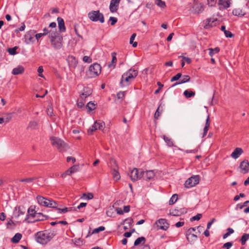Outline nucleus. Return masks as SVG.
<instances>
[{"instance_id":"nucleus-64","label":"nucleus","mask_w":249,"mask_h":249,"mask_svg":"<svg viewBox=\"0 0 249 249\" xmlns=\"http://www.w3.org/2000/svg\"><path fill=\"white\" fill-rule=\"evenodd\" d=\"M182 60L183 61L186 62L188 64L190 63L191 62V60L190 58L185 56H182Z\"/></svg>"},{"instance_id":"nucleus-30","label":"nucleus","mask_w":249,"mask_h":249,"mask_svg":"<svg viewBox=\"0 0 249 249\" xmlns=\"http://www.w3.org/2000/svg\"><path fill=\"white\" fill-rule=\"evenodd\" d=\"M22 235L19 233H16L14 236L12 238L11 241L14 243H18L21 239Z\"/></svg>"},{"instance_id":"nucleus-13","label":"nucleus","mask_w":249,"mask_h":249,"mask_svg":"<svg viewBox=\"0 0 249 249\" xmlns=\"http://www.w3.org/2000/svg\"><path fill=\"white\" fill-rule=\"evenodd\" d=\"M26 212L25 208L23 206H19L18 208H15L14 211V217L17 220H19L20 217L24 215Z\"/></svg>"},{"instance_id":"nucleus-33","label":"nucleus","mask_w":249,"mask_h":249,"mask_svg":"<svg viewBox=\"0 0 249 249\" xmlns=\"http://www.w3.org/2000/svg\"><path fill=\"white\" fill-rule=\"evenodd\" d=\"M145 238L144 237L138 238L134 242V246H137L141 243L144 244L145 242Z\"/></svg>"},{"instance_id":"nucleus-6","label":"nucleus","mask_w":249,"mask_h":249,"mask_svg":"<svg viewBox=\"0 0 249 249\" xmlns=\"http://www.w3.org/2000/svg\"><path fill=\"white\" fill-rule=\"evenodd\" d=\"M101 72V66L99 64L95 63L89 66L87 74L89 77L93 78L98 76Z\"/></svg>"},{"instance_id":"nucleus-35","label":"nucleus","mask_w":249,"mask_h":249,"mask_svg":"<svg viewBox=\"0 0 249 249\" xmlns=\"http://www.w3.org/2000/svg\"><path fill=\"white\" fill-rule=\"evenodd\" d=\"M249 239V233H245L244 234L241 239V242L242 245H244L246 244V241Z\"/></svg>"},{"instance_id":"nucleus-15","label":"nucleus","mask_w":249,"mask_h":249,"mask_svg":"<svg viewBox=\"0 0 249 249\" xmlns=\"http://www.w3.org/2000/svg\"><path fill=\"white\" fill-rule=\"evenodd\" d=\"M33 207L31 206L28 210L27 214L25 220H28V222H31V220H33L37 214Z\"/></svg>"},{"instance_id":"nucleus-50","label":"nucleus","mask_w":249,"mask_h":249,"mask_svg":"<svg viewBox=\"0 0 249 249\" xmlns=\"http://www.w3.org/2000/svg\"><path fill=\"white\" fill-rule=\"evenodd\" d=\"M85 104L84 100H81V97L79 99H78L77 101V106L81 108Z\"/></svg>"},{"instance_id":"nucleus-10","label":"nucleus","mask_w":249,"mask_h":249,"mask_svg":"<svg viewBox=\"0 0 249 249\" xmlns=\"http://www.w3.org/2000/svg\"><path fill=\"white\" fill-rule=\"evenodd\" d=\"M105 124L101 121H96L92 126L88 130V133L92 134L93 132L97 129L103 130L105 128Z\"/></svg>"},{"instance_id":"nucleus-23","label":"nucleus","mask_w":249,"mask_h":249,"mask_svg":"<svg viewBox=\"0 0 249 249\" xmlns=\"http://www.w3.org/2000/svg\"><path fill=\"white\" fill-rule=\"evenodd\" d=\"M155 173L153 170L147 171L145 173L144 172L142 177L146 180H150L155 177Z\"/></svg>"},{"instance_id":"nucleus-57","label":"nucleus","mask_w":249,"mask_h":249,"mask_svg":"<svg viewBox=\"0 0 249 249\" xmlns=\"http://www.w3.org/2000/svg\"><path fill=\"white\" fill-rule=\"evenodd\" d=\"M109 20L111 21V25H114L117 22V18H116L111 17L109 18Z\"/></svg>"},{"instance_id":"nucleus-46","label":"nucleus","mask_w":249,"mask_h":249,"mask_svg":"<svg viewBox=\"0 0 249 249\" xmlns=\"http://www.w3.org/2000/svg\"><path fill=\"white\" fill-rule=\"evenodd\" d=\"M47 114L52 117L53 114V108L51 105H49L47 107Z\"/></svg>"},{"instance_id":"nucleus-28","label":"nucleus","mask_w":249,"mask_h":249,"mask_svg":"<svg viewBox=\"0 0 249 249\" xmlns=\"http://www.w3.org/2000/svg\"><path fill=\"white\" fill-rule=\"evenodd\" d=\"M24 69L22 66H18L14 68L12 71V74L14 75H18L23 72Z\"/></svg>"},{"instance_id":"nucleus-43","label":"nucleus","mask_w":249,"mask_h":249,"mask_svg":"<svg viewBox=\"0 0 249 249\" xmlns=\"http://www.w3.org/2000/svg\"><path fill=\"white\" fill-rule=\"evenodd\" d=\"M163 139L168 146H172L173 145V142L171 138L164 136Z\"/></svg>"},{"instance_id":"nucleus-37","label":"nucleus","mask_w":249,"mask_h":249,"mask_svg":"<svg viewBox=\"0 0 249 249\" xmlns=\"http://www.w3.org/2000/svg\"><path fill=\"white\" fill-rule=\"evenodd\" d=\"M160 107H161V105H160L158 107L154 114V118L156 119H158L159 118V117L160 116V115L161 114V112L162 111V108H161L160 109Z\"/></svg>"},{"instance_id":"nucleus-2","label":"nucleus","mask_w":249,"mask_h":249,"mask_svg":"<svg viewBox=\"0 0 249 249\" xmlns=\"http://www.w3.org/2000/svg\"><path fill=\"white\" fill-rule=\"evenodd\" d=\"M55 235L54 231L51 230L40 231L36 234V240L40 244H46Z\"/></svg>"},{"instance_id":"nucleus-39","label":"nucleus","mask_w":249,"mask_h":249,"mask_svg":"<svg viewBox=\"0 0 249 249\" xmlns=\"http://www.w3.org/2000/svg\"><path fill=\"white\" fill-rule=\"evenodd\" d=\"M96 106L94 102H89L88 103L87 107L89 111H92L95 109Z\"/></svg>"},{"instance_id":"nucleus-32","label":"nucleus","mask_w":249,"mask_h":249,"mask_svg":"<svg viewBox=\"0 0 249 249\" xmlns=\"http://www.w3.org/2000/svg\"><path fill=\"white\" fill-rule=\"evenodd\" d=\"M215 21V20L212 18H208L206 20V24L204 26L205 29H208L210 27L213 26V23Z\"/></svg>"},{"instance_id":"nucleus-25","label":"nucleus","mask_w":249,"mask_h":249,"mask_svg":"<svg viewBox=\"0 0 249 249\" xmlns=\"http://www.w3.org/2000/svg\"><path fill=\"white\" fill-rule=\"evenodd\" d=\"M58 27L61 32H65L66 30V28L64 24V21L63 18L60 17H58L57 18Z\"/></svg>"},{"instance_id":"nucleus-54","label":"nucleus","mask_w":249,"mask_h":249,"mask_svg":"<svg viewBox=\"0 0 249 249\" xmlns=\"http://www.w3.org/2000/svg\"><path fill=\"white\" fill-rule=\"evenodd\" d=\"M201 217L202 214L200 213H198L196 215L193 216L191 219L192 221L198 220L201 218Z\"/></svg>"},{"instance_id":"nucleus-7","label":"nucleus","mask_w":249,"mask_h":249,"mask_svg":"<svg viewBox=\"0 0 249 249\" xmlns=\"http://www.w3.org/2000/svg\"><path fill=\"white\" fill-rule=\"evenodd\" d=\"M88 18L92 21H99L101 23H104V17L102 13L99 10L91 11L88 14Z\"/></svg>"},{"instance_id":"nucleus-40","label":"nucleus","mask_w":249,"mask_h":249,"mask_svg":"<svg viewBox=\"0 0 249 249\" xmlns=\"http://www.w3.org/2000/svg\"><path fill=\"white\" fill-rule=\"evenodd\" d=\"M178 197L177 194L173 195L171 197L169 201V205H173L178 200Z\"/></svg>"},{"instance_id":"nucleus-22","label":"nucleus","mask_w":249,"mask_h":249,"mask_svg":"<svg viewBox=\"0 0 249 249\" xmlns=\"http://www.w3.org/2000/svg\"><path fill=\"white\" fill-rule=\"evenodd\" d=\"M243 151L242 148L237 147L231 153V157L234 159H236L239 157V156L243 153Z\"/></svg>"},{"instance_id":"nucleus-52","label":"nucleus","mask_w":249,"mask_h":249,"mask_svg":"<svg viewBox=\"0 0 249 249\" xmlns=\"http://www.w3.org/2000/svg\"><path fill=\"white\" fill-rule=\"evenodd\" d=\"M83 60L85 63H90L92 62V59L88 56H85L83 58Z\"/></svg>"},{"instance_id":"nucleus-21","label":"nucleus","mask_w":249,"mask_h":249,"mask_svg":"<svg viewBox=\"0 0 249 249\" xmlns=\"http://www.w3.org/2000/svg\"><path fill=\"white\" fill-rule=\"evenodd\" d=\"M231 0H219L218 4L220 5V9H227L230 6Z\"/></svg>"},{"instance_id":"nucleus-36","label":"nucleus","mask_w":249,"mask_h":249,"mask_svg":"<svg viewBox=\"0 0 249 249\" xmlns=\"http://www.w3.org/2000/svg\"><path fill=\"white\" fill-rule=\"evenodd\" d=\"M112 174L113 175V178L114 180H118L120 179L121 177L118 171L116 169H114L113 170Z\"/></svg>"},{"instance_id":"nucleus-38","label":"nucleus","mask_w":249,"mask_h":249,"mask_svg":"<svg viewBox=\"0 0 249 249\" xmlns=\"http://www.w3.org/2000/svg\"><path fill=\"white\" fill-rule=\"evenodd\" d=\"M209 50V55L212 57L214 53H217L219 52L220 49L218 47H216L214 49L210 48Z\"/></svg>"},{"instance_id":"nucleus-16","label":"nucleus","mask_w":249,"mask_h":249,"mask_svg":"<svg viewBox=\"0 0 249 249\" xmlns=\"http://www.w3.org/2000/svg\"><path fill=\"white\" fill-rule=\"evenodd\" d=\"M156 223L159 229L164 231L167 230L169 226V224L165 219H160Z\"/></svg>"},{"instance_id":"nucleus-27","label":"nucleus","mask_w":249,"mask_h":249,"mask_svg":"<svg viewBox=\"0 0 249 249\" xmlns=\"http://www.w3.org/2000/svg\"><path fill=\"white\" fill-rule=\"evenodd\" d=\"M232 14L236 16H243L245 15V12L240 8H235L232 11Z\"/></svg>"},{"instance_id":"nucleus-56","label":"nucleus","mask_w":249,"mask_h":249,"mask_svg":"<svg viewBox=\"0 0 249 249\" xmlns=\"http://www.w3.org/2000/svg\"><path fill=\"white\" fill-rule=\"evenodd\" d=\"M37 71L39 73L38 76L41 77H43V75L42 73L43 72V69L42 66H39L38 68Z\"/></svg>"},{"instance_id":"nucleus-53","label":"nucleus","mask_w":249,"mask_h":249,"mask_svg":"<svg viewBox=\"0 0 249 249\" xmlns=\"http://www.w3.org/2000/svg\"><path fill=\"white\" fill-rule=\"evenodd\" d=\"M47 35V32H44L43 33H39V34H35V37H36L37 40H38L41 37L43 36H46Z\"/></svg>"},{"instance_id":"nucleus-3","label":"nucleus","mask_w":249,"mask_h":249,"mask_svg":"<svg viewBox=\"0 0 249 249\" xmlns=\"http://www.w3.org/2000/svg\"><path fill=\"white\" fill-rule=\"evenodd\" d=\"M50 32L51 34L49 36V38H50L52 46L54 49H60L62 46V36L58 34L51 31Z\"/></svg>"},{"instance_id":"nucleus-4","label":"nucleus","mask_w":249,"mask_h":249,"mask_svg":"<svg viewBox=\"0 0 249 249\" xmlns=\"http://www.w3.org/2000/svg\"><path fill=\"white\" fill-rule=\"evenodd\" d=\"M52 144L56 147L60 152H63L67 150L68 145L60 139L52 137L50 139Z\"/></svg>"},{"instance_id":"nucleus-12","label":"nucleus","mask_w":249,"mask_h":249,"mask_svg":"<svg viewBox=\"0 0 249 249\" xmlns=\"http://www.w3.org/2000/svg\"><path fill=\"white\" fill-rule=\"evenodd\" d=\"M36 32L30 30L26 33L24 36L25 42L27 44L33 43L35 41V36Z\"/></svg>"},{"instance_id":"nucleus-19","label":"nucleus","mask_w":249,"mask_h":249,"mask_svg":"<svg viewBox=\"0 0 249 249\" xmlns=\"http://www.w3.org/2000/svg\"><path fill=\"white\" fill-rule=\"evenodd\" d=\"M186 236L189 242L194 244L197 239V236L194 233L186 232Z\"/></svg>"},{"instance_id":"nucleus-61","label":"nucleus","mask_w":249,"mask_h":249,"mask_svg":"<svg viewBox=\"0 0 249 249\" xmlns=\"http://www.w3.org/2000/svg\"><path fill=\"white\" fill-rule=\"evenodd\" d=\"M37 125V123L36 122H31L29 123V127L32 128H35Z\"/></svg>"},{"instance_id":"nucleus-45","label":"nucleus","mask_w":249,"mask_h":249,"mask_svg":"<svg viewBox=\"0 0 249 249\" xmlns=\"http://www.w3.org/2000/svg\"><path fill=\"white\" fill-rule=\"evenodd\" d=\"M77 170V167L76 166H73L69 168L67 172L69 173V175L75 172Z\"/></svg>"},{"instance_id":"nucleus-11","label":"nucleus","mask_w":249,"mask_h":249,"mask_svg":"<svg viewBox=\"0 0 249 249\" xmlns=\"http://www.w3.org/2000/svg\"><path fill=\"white\" fill-rule=\"evenodd\" d=\"M144 171L142 170L139 171L137 168H134L130 173V177L133 181H136L140 179L143 176Z\"/></svg>"},{"instance_id":"nucleus-5","label":"nucleus","mask_w":249,"mask_h":249,"mask_svg":"<svg viewBox=\"0 0 249 249\" xmlns=\"http://www.w3.org/2000/svg\"><path fill=\"white\" fill-rule=\"evenodd\" d=\"M38 203L43 206L50 208H56L57 204L56 202L52 199H48L42 196H38L36 197Z\"/></svg>"},{"instance_id":"nucleus-62","label":"nucleus","mask_w":249,"mask_h":249,"mask_svg":"<svg viewBox=\"0 0 249 249\" xmlns=\"http://www.w3.org/2000/svg\"><path fill=\"white\" fill-rule=\"evenodd\" d=\"M125 95V92H120L117 94L118 99H123Z\"/></svg>"},{"instance_id":"nucleus-34","label":"nucleus","mask_w":249,"mask_h":249,"mask_svg":"<svg viewBox=\"0 0 249 249\" xmlns=\"http://www.w3.org/2000/svg\"><path fill=\"white\" fill-rule=\"evenodd\" d=\"M195 94V92L193 91H189L188 90H185L183 92V95L187 98L194 96Z\"/></svg>"},{"instance_id":"nucleus-49","label":"nucleus","mask_w":249,"mask_h":249,"mask_svg":"<svg viewBox=\"0 0 249 249\" xmlns=\"http://www.w3.org/2000/svg\"><path fill=\"white\" fill-rule=\"evenodd\" d=\"M181 73H178V74H177L176 75H175L174 76H173L171 79V82H173L174 81H177V80H178L180 78H181Z\"/></svg>"},{"instance_id":"nucleus-44","label":"nucleus","mask_w":249,"mask_h":249,"mask_svg":"<svg viewBox=\"0 0 249 249\" xmlns=\"http://www.w3.org/2000/svg\"><path fill=\"white\" fill-rule=\"evenodd\" d=\"M18 49V47L16 46L13 48H10L8 49V52L11 55H15L17 53L16 50Z\"/></svg>"},{"instance_id":"nucleus-1","label":"nucleus","mask_w":249,"mask_h":249,"mask_svg":"<svg viewBox=\"0 0 249 249\" xmlns=\"http://www.w3.org/2000/svg\"><path fill=\"white\" fill-rule=\"evenodd\" d=\"M138 71L130 69L122 76L120 85L121 87H125L129 85L131 82L134 80L138 75Z\"/></svg>"},{"instance_id":"nucleus-29","label":"nucleus","mask_w":249,"mask_h":249,"mask_svg":"<svg viewBox=\"0 0 249 249\" xmlns=\"http://www.w3.org/2000/svg\"><path fill=\"white\" fill-rule=\"evenodd\" d=\"M210 125V118H209V116H208L207 118L206 119V121L205 126L204 128L203 135L202 136V137H204V136H206V135L209 130Z\"/></svg>"},{"instance_id":"nucleus-20","label":"nucleus","mask_w":249,"mask_h":249,"mask_svg":"<svg viewBox=\"0 0 249 249\" xmlns=\"http://www.w3.org/2000/svg\"><path fill=\"white\" fill-rule=\"evenodd\" d=\"M67 61L70 67L74 68L77 66L78 61L75 57L72 55L69 56Z\"/></svg>"},{"instance_id":"nucleus-51","label":"nucleus","mask_w":249,"mask_h":249,"mask_svg":"<svg viewBox=\"0 0 249 249\" xmlns=\"http://www.w3.org/2000/svg\"><path fill=\"white\" fill-rule=\"evenodd\" d=\"M232 246V242H229L225 243L223 246V248L226 249H229L231 248Z\"/></svg>"},{"instance_id":"nucleus-8","label":"nucleus","mask_w":249,"mask_h":249,"mask_svg":"<svg viewBox=\"0 0 249 249\" xmlns=\"http://www.w3.org/2000/svg\"><path fill=\"white\" fill-rule=\"evenodd\" d=\"M205 9V5L198 1L195 0L191 11L194 14H200Z\"/></svg>"},{"instance_id":"nucleus-59","label":"nucleus","mask_w":249,"mask_h":249,"mask_svg":"<svg viewBox=\"0 0 249 249\" xmlns=\"http://www.w3.org/2000/svg\"><path fill=\"white\" fill-rule=\"evenodd\" d=\"M224 34L227 37H232L233 36V35L229 31H225Z\"/></svg>"},{"instance_id":"nucleus-17","label":"nucleus","mask_w":249,"mask_h":249,"mask_svg":"<svg viewBox=\"0 0 249 249\" xmlns=\"http://www.w3.org/2000/svg\"><path fill=\"white\" fill-rule=\"evenodd\" d=\"M187 213V210L185 208H177L170 211V214L173 216H178L182 214Z\"/></svg>"},{"instance_id":"nucleus-26","label":"nucleus","mask_w":249,"mask_h":249,"mask_svg":"<svg viewBox=\"0 0 249 249\" xmlns=\"http://www.w3.org/2000/svg\"><path fill=\"white\" fill-rule=\"evenodd\" d=\"M91 94V91L88 88L84 89V92L80 95L81 99L85 100L87 97Z\"/></svg>"},{"instance_id":"nucleus-14","label":"nucleus","mask_w":249,"mask_h":249,"mask_svg":"<svg viewBox=\"0 0 249 249\" xmlns=\"http://www.w3.org/2000/svg\"><path fill=\"white\" fill-rule=\"evenodd\" d=\"M240 172L243 174L248 173L249 172V162L247 160H244L240 162Z\"/></svg>"},{"instance_id":"nucleus-58","label":"nucleus","mask_w":249,"mask_h":249,"mask_svg":"<svg viewBox=\"0 0 249 249\" xmlns=\"http://www.w3.org/2000/svg\"><path fill=\"white\" fill-rule=\"evenodd\" d=\"M83 196H86V198L88 200L91 199L93 197V195L92 193L84 194Z\"/></svg>"},{"instance_id":"nucleus-63","label":"nucleus","mask_w":249,"mask_h":249,"mask_svg":"<svg viewBox=\"0 0 249 249\" xmlns=\"http://www.w3.org/2000/svg\"><path fill=\"white\" fill-rule=\"evenodd\" d=\"M58 212L59 213H65L68 211V209L67 208H65L64 209H57Z\"/></svg>"},{"instance_id":"nucleus-31","label":"nucleus","mask_w":249,"mask_h":249,"mask_svg":"<svg viewBox=\"0 0 249 249\" xmlns=\"http://www.w3.org/2000/svg\"><path fill=\"white\" fill-rule=\"evenodd\" d=\"M37 178L36 177L22 178V179H19V181L23 182H26L27 183H31L34 180H36Z\"/></svg>"},{"instance_id":"nucleus-55","label":"nucleus","mask_w":249,"mask_h":249,"mask_svg":"<svg viewBox=\"0 0 249 249\" xmlns=\"http://www.w3.org/2000/svg\"><path fill=\"white\" fill-rule=\"evenodd\" d=\"M217 0H207L208 4L209 6H213L216 4Z\"/></svg>"},{"instance_id":"nucleus-18","label":"nucleus","mask_w":249,"mask_h":249,"mask_svg":"<svg viewBox=\"0 0 249 249\" xmlns=\"http://www.w3.org/2000/svg\"><path fill=\"white\" fill-rule=\"evenodd\" d=\"M121 0H111L109 5V10L111 13H114L118 10Z\"/></svg>"},{"instance_id":"nucleus-60","label":"nucleus","mask_w":249,"mask_h":249,"mask_svg":"<svg viewBox=\"0 0 249 249\" xmlns=\"http://www.w3.org/2000/svg\"><path fill=\"white\" fill-rule=\"evenodd\" d=\"M12 118L11 114H8L7 115V116L4 118V121L5 123H8Z\"/></svg>"},{"instance_id":"nucleus-9","label":"nucleus","mask_w":249,"mask_h":249,"mask_svg":"<svg viewBox=\"0 0 249 249\" xmlns=\"http://www.w3.org/2000/svg\"><path fill=\"white\" fill-rule=\"evenodd\" d=\"M199 177L198 176H194L189 178L185 182L184 186L186 188H192L198 184Z\"/></svg>"},{"instance_id":"nucleus-24","label":"nucleus","mask_w":249,"mask_h":249,"mask_svg":"<svg viewBox=\"0 0 249 249\" xmlns=\"http://www.w3.org/2000/svg\"><path fill=\"white\" fill-rule=\"evenodd\" d=\"M47 216L40 213H37L33 220H31V222L36 221H43L47 219Z\"/></svg>"},{"instance_id":"nucleus-42","label":"nucleus","mask_w":249,"mask_h":249,"mask_svg":"<svg viewBox=\"0 0 249 249\" xmlns=\"http://www.w3.org/2000/svg\"><path fill=\"white\" fill-rule=\"evenodd\" d=\"M155 3L161 8H164L166 7V4L164 1L161 0H156Z\"/></svg>"},{"instance_id":"nucleus-48","label":"nucleus","mask_w":249,"mask_h":249,"mask_svg":"<svg viewBox=\"0 0 249 249\" xmlns=\"http://www.w3.org/2000/svg\"><path fill=\"white\" fill-rule=\"evenodd\" d=\"M105 229V228L104 226H100L97 228L95 229L92 231V233L93 234L97 233L99 232L100 231H104Z\"/></svg>"},{"instance_id":"nucleus-41","label":"nucleus","mask_w":249,"mask_h":249,"mask_svg":"<svg viewBox=\"0 0 249 249\" xmlns=\"http://www.w3.org/2000/svg\"><path fill=\"white\" fill-rule=\"evenodd\" d=\"M181 79L180 80V82L181 84L189 82L190 80V77L189 75H184L182 76L181 75Z\"/></svg>"},{"instance_id":"nucleus-47","label":"nucleus","mask_w":249,"mask_h":249,"mask_svg":"<svg viewBox=\"0 0 249 249\" xmlns=\"http://www.w3.org/2000/svg\"><path fill=\"white\" fill-rule=\"evenodd\" d=\"M111 55H112V61H111V63H110L108 65L109 67H111L112 64L113 63H116V62H117V58L115 56L116 53H111Z\"/></svg>"}]
</instances>
